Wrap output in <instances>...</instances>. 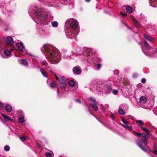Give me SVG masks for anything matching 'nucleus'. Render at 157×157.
<instances>
[{
	"instance_id": "nucleus-1",
	"label": "nucleus",
	"mask_w": 157,
	"mask_h": 157,
	"mask_svg": "<svg viewBox=\"0 0 157 157\" xmlns=\"http://www.w3.org/2000/svg\"><path fill=\"white\" fill-rule=\"evenodd\" d=\"M42 50L45 52V55L55 63H59L60 61V56L59 53L54 50L53 47L48 44L44 45Z\"/></svg>"
},
{
	"instance_id": "nucleus-2",
	"label": "nucleus",
	"mask_w": 157,
	"mask_h": 157,
	"mask_svg": "<svg viewBox=\"0 0 157 157\" xmlns=\"http://www.w3.org/2000/svg\"><path fill=\"white\" fill-rule=\"evenodd\" d=\"M67 22L70 23V27L72 29L67 34V37L71 39L75 37V35H78L79 33L78 21L75 19L71 18L68 19Z\"/></svg>"
},
{
	"instance_id": "nucleus-3",
	"label": "nucleus",
	"mask_w": 157,
	"mask_h": 157,
	"mask_svg": "<svg viewBox=\"0 0 157 157\" xmlns=\"http://www.w3.org/2000/svg\"><path fill=\"white\" fill-rule=\"evenodd\" d=\"M43 10L39 8H35L34 10L33 17L35 21L37 24H44L47 19H44L42 16Z\"/></svg>"
},
{
	"instance_id": "nucleus-4",
	"label": "nucleus",
	"mask_w": 157,
	"mask_h": 157,
	"mask_svg": "<svg viewBox=\"0 0 157 157\" xmlns=\"http://www.w3.org/2000/svg\"><path fill=\"white\" fill-rule=\"evenodd\" d=\"M136 143L138 146L144 151H145L146 148L145 146L147 145V142L144 140H137Z\"/></svg>"
},
{
	"instance_id": "nucleus-5",
	"label": "nucleus",
	"mask_w": 157,
	"mask_h": 157,
	"mask_svg": "<svg viewBox=\"0 0 157 157\" xmlns=\"http://www.w3.org/2000/svg\"><path fill=\"white\" fill-rule=\"evenodd\" d=\"M5 42L10 46L13 47L12 43L14 42L13 38L10 36H7L5 40Z\"/></svg>"
},
{
	"instance_id": "nucleus-6",
	"label": "nucleus",
	"mask_w": 157,
	"mask_h": 157,
	"mask_svg": "<svg viewBox=\"0 0 157 157\" xmlns=\"http://www.w3.org/2000/svg\"><path fill=\"white\" fill-rule=\"evenodd\" d=\"M65 78L63 77L59 80V83L61 85V87L63 88H65L66 86V84L65 82Z\"/></svg>"
},
{
	"instance_id": "nucleus-7",
	"label": "nucleus",
	"mask_w": 157,
	"mask_h": 157,
	"mask_svg": "<svg viewBox=\"0 0 157 157\" xmlns=\"http://www.w3.org/2000/svg\"><path fill=\"white\" fill-rule=\"evenodd\" d=\"M102 91L105 93H108L111 90V88L110 86L109 85H105L102 88Z\"/></svg>"
},
{
	"instance_id": "nucleus-8",
	"label": "nucleus",
	"mask_w": 157,
	"mask_h": 157,
	"mask_svg": "<svg viewBox=\"0 0 157 157\" xmlns=\"http://www.w3.org/2000/svg\"><path fill=\"white\" fill-rule=\"evenodd\" d=\"M147 100V99L146 97L142 96L140 98L139 102L140 104L144 105L146 102Z\"/></svg>"
},
{
	"instance_id": "nucleus-9",
	"label": "nucleus",
	"mask_w": 157,
	"mask_h": 157,
	"mask_svg": "<svg viewBox=\"0 0 157 157\" xmlns=\"http://www.w3.org/2000/svg\"><path fill=\"white\" fill-rule=\"evenodd\" d=\"M122 121L123 123L126 124V125H123V126L126 128H128L129 130H131L132 128L130 126H129L128 125L129 123L125 120V119H122Z\"/></svg>"
},
{
	"instance_id": "nucleus-10",
	"label": "nucleus",
	"mask_w": 157,
	"mask_h": 157,
	"mask_svg": "<svg viewBox=\"0 0 157 157\" xmlns=\"http://www.w3.org/2000/svg\"><path fill=\"white\" fill-rule=\"evenodd\" d=\"M144 37L149 41L154 43V39L152 37L149 36L147 35H144Z\"/></svg>"
},
{
	"instance_id": "nucleus-11",
	"label": "nucleus",
	"mask_w": 157,
	"mask_h": 157,
	"mask_svg": "<svg viewBox=\"0 0 157 157\" xmlns=\"http://www.w3.org/2000/svg\"><path fill=\"white\" fill-rule=\"evenodd\" d=\"M5 109L6 111L9 112H10L12 110L11 106L8 104L7 105L5 106Z\"/></svg>"
},
{
	"instance_id": "nucleus-12",
	"label": "nucleus",
	"mask_w": 157,
	"mask_h": 157,
	"mask_svg": "<svg viewBox=\"0 0 157 157\" xmlns=\"http://www.w3.org/2000/svg\"><path fill=\"white\" fill-rule=\"evenodd\" d=\"M17 45L20 51L21 52H23V50L24 47L23 44L21 43H18L17 44Z\"/></svg>"
},
{
	"instance_id": "nucleus-13",
	"label": "nucleus",
	"mask_w": 157,
	"mask_h": 157,
	"mask_svg": "<svg viewBox=\"0 0 157 157\" xmlns=\"http://www.w3.org/2000/svg\"><path fill=\"white\" fill-rule=\"evenodd\" d=\"M73 71L75 73L77 74L81 72L80 69L78 67H75L73 69Z\"/></svg>"
},
{
	"instance_id": "nucleus-14",
	"label": "nucleus",
	"mask_w": 157,
	"mask_h": 157,
	"mask_svg": "<svg viewBox=\"0 0 157 157\" xmlns=\"http://www.w3.org/2000/svg\"><path fill=\"white\" fill-rule=\"evenodd\" d=\"M90 107H92L93 109L95 110H98V107L95 104L93 103H92L90 104Z\"/></svg>"
},
{
	"instance_id": "nucleus-15",
	"label": "nucleus",
	"mask_w": 157,
	"mask_h": 157,
	"mask_svg": "<svg viewBox=\"0 0 157 157\" xmlns=\"http://www.w3.org/2000/svg\"><path fill=\"white\" fill-rule=\"evenodd\" d=\"M144 44L145 45V47L146 48V49L148 50V51H149L150 49L152 48L149 45L146 41H144Z\"/></svg>"
},
{
	"instance_id": "nucleus-16",
	"label": "nucleus",
	"mask_w": 157,
	"mask_h": 157,
	"mask_svg": "<svg viewBox=\"0 0 157 157\" xmlns=\"http://www.w3.org/2000/svg\"><path fill=\"white\" fill-rule=\"evenodd\" d=\"M2 115L4 119L6 120V121H12V119L3 113H2Z\"/></svg>"
},
{
	"instance_id": "nucleus-17",
	"label": "nucleus",
	"mask_w": 157,
	"mask_h": 157,
	"mask_svg": "<svg viewBox=\"0 0 157 157\" xmlns=\"http://www.w3.org/2000/svg\"><path fill=\"white\" fill-rule=\"evenodd\" d=\"M69 85L71 87H74L75 85V82L73 80L69 81L68 82Z\"/></svg>"
},
{
	"instance_id": "nucleus-18",
	"label": "nucleus",
	"mask_w": 157,
	"mask_h": 157,
	"mask_svg": "<svg viewBox=\"0 0 157 157\" xmlns=\"http://www.w3.org/2000/svg\"><path fill=\"white\" fill-rule=\"evenodd\" d=\"M126 10L129 13H131L132 12V8L129 6H126Z\"/></svg>"
},
{
	"instance_id": "nucleus-19",
	"label": "nucleus",
	"mask_w": 157,
	"mask_h": 157,
	"mask_svg": "<svg viewBox=\"0 0 157 157\" xmlns=\"http://www.w3.org/2000/svg\"><path fill=\"white\" fill-rule=\"evenodd\" d=\"M24 117H20L18 119V121L19 122L22 124L23 123L25 122V120H24Z\"/></svg>"
},
{
	"instance_id": "nucleus-20",
	"label": "nucleus",
	"mask_w": 157,
	"mask_h": 157,
	"mask_svg": "<svg viewBox=\"0 0 157 157\" xmlns=\"http://www.w3.org/2000/svg\"><path fill=\"white\" fill-rule=\"evenodd\" d=\"M136 123L137 124H138L139 125L140 127L142 126V125H143L144 124V122L141 120L137 121Z\"/></svg>"
},
{
	"instance_id": "nucleus-21",
	"label": "nucleus",
	"mask_w": 157,
	"mask_h": 157,
	"mask_svg": "<svg viewBox=\"0 0 157 157\" xmlns=\"http://www.w3.org/2000/svg\"><path fill=\"white\" fill-rule=\"evenodd\" d=\"M21 64L25 66H27L28 64L27 61L25 59H22Z\"/></svg>"
},
{
	"instance_id": "nucleus-22",
	"label": "nucleus",
	"mask_w": 157,
	"mask_h": 157,
	"mask_svg": "<svg viewBox=\"0 0 157 157\" xmlns=\"http://www.w3.org/2000/svg\"><path fill=\"white\" fill-rule=\"evenodd\" d=\"M141 128L144 131L146 132L147 134H149L148 132L149 130L147 128L143 126H141Z\"/></svg>"
},
{
	"instance_id": "nucleus-23",
	"label": "nucleus",
	"mask_w": 157,
	"mask_h": 157,
	"mask_svg": "<svg viewBox=\"0 0 157 157\" xmlns=\"http://www.w3.org/2000/svg\"><path fill=\"white\" fill-rule=\"evenodd\" d=\"M4 54L7 56H10L11 54L10 52L7 50H6L4 51Z\"/></svg>"
},
{
	"instance_id": "nucleus-24",
	"label": "nucleus",
	"mask_w": 157,
	"mask_h": 157,
	"mask_svg": "<svg viewBox=\"0 0 157 157\" xmlns=\"http://www.w3.org/2000/svg\"><path fill=\"white\" fill-rule=\"evenodd\" d=\"M40 71L44 77H47L46 73L43 69H41Z\"/></svg>"
},
{
	"instance_id": "nucleus-25",
	"label": "nucleus",
	"mask_w": 157,
	"mask_h": 157,
	"mask_svg": "<svg viewBox=\"0 0 157 157\" xmlns=\"http://www.w3.org/2000/svg\"><path fill=\"white\" fill-rule=\"evenodd\" d=\"M135 26L137 27H140V25L138 22L136 21V19H134V21H133Z\"/></svg>"
},
{
	"instance_id": "nucleus-26",
	"label": "nucleus",
	"mask_w": 157,
	"mask_h": 157,
	"mask_svg": "<svg viewBox=\"0 0 157 157\" xmlns=\"http://www.w3.org/2000/svg\"><path fill=\"white\" fill-rule=\"evenodd\" d=\"M52 25L53 27H57L58 25V23L57 21H54L52 23Z\"/></svg>"
},
{
	"instance_id": "nucleus-27",
	"label": "nucleus",
	"mask_w": 157,
	"mask_h": 157,
	"mask_svg": "<svg viewBox=\"0 0 157 157\" xmlns=\"http://www.w3.org/2000/svg\"><path fill=\"white\" fill-rule=\"evenodd\" d=\"M65 58L67 59L68 60H70L71 59H73L74 58V57L72 55H67L65 57Z\"/></svg>"
},
{
	"instance_id": "nucleus-28",
	"label": "nucleus",
	"mask_w": 157,
	"mask_h": 157,
	"mask_svg": "<svg viewBox=\"0 0 157 157\" xmlns=\"http://www.w3.org/2000/svg\"><path fill=\"white\" fill-rule=\"evenodd\" d=\"M92 49H91L89 48L87 49V52H88L89 53V56H90V55L92 54H93V52L92 51Z\"/></svg>"
},
{
	"instance_id": "nucleus-29",
	"label": "nucleus",
	"mask_w": 157,
	"mask_h": 157,
	"mask_svg": "<svg viewBox=\"0 0 157 157\" xmlns=\"http://www.w3.org/2000/svg\"><path fill=\"white\" fill-rule=\"evenodd\" d=\"M50 86L51 87L53 88L56 86V85L55 84L54 82H52L50 83Z\"/></svg>"
},
{
	"instance_id": "nucleus-30",
	"label": "nucleus",
	"mask_w": 157,
	"mask_h": 157,
	"mask_svg": "<svg viewBox=\"0 0 157 157\" xmlns=\"http://www.w3.org/2000/svg\"><path fill=\"white\" fill-rule=\"evenodd\" d=\"M119 113L123 115L125 113V112L122 109H119L118 110Z\"/></svg>"
},
{
	"instance_id": "nucleus-31",
	"label": "nucleus",
	"mask_w": 157,
	"mask_h": 157,
	"mask_svg": "<svg viewBox=\"0 0 157 157\" xmlns=\"http://www.w3.org/2000/svg\"><path fill=\"white\" fill-rule=\"evenodd\" d=\"M4 150L6 151H8L10 149V147L8 146H6L4 147Z\"/></svg>"
},
{
	"instance_id": "nucleus-32",
	"label": "nucleus",
	"mask_w": 157,
	"mask_h": 157,
	"mask_svg": "<svg viewBox=\"0 0 157 157\" xmlns=\"http://www.w3.org/2000/svg\"><path fill=\"white\" fill-rule=\"evenodd\" d=\"M142 136L143 137L146 139H148L149 138L148 136L145 133H142Z\"/></svg>"
},
{
	"instance_id": "nucleus-33",
	"label": "nucleus",
	"mask_w": 157,
	"mask_h": 157,
	"mask_svg": "<svg viewBox=\"0 0 157 157\" xmlns=\"http://www.w3.org/2000/svg\"><path fill=\"white\" fill-rule=\"evenodd\" d=\"M45 155L47 157H51V154L49 152H47L45 153Z\"/></svg>"
},
{
	"instance_id": "nucleus-34",
	"label": "nucleus",
	"mask_w": 157,
	"mask_h": 157,
	"mask_svg": "<svg viewBox=\"0 0 157 157\" xmlns=\"http://www.w3.org/2000/svg\"><path fill=\"white\" fill-rule=\"evenodd\" d=\"M119 73V71L118 70H115L114 71V74L116 75H117Z\"/></svg>"
},
{
	"instance_id": "nucleus-35",
	"label": "nucleus",
	"mask_w": 157,
	"mask_h": 157,
	"mask_svg": "<svg viewBox=\"0 0 157 157\" xmlns=\"http://www.w3.org/2000/svg\"><path fill=\"white\" fill-rule=\"evenodd\" d=\"M20 140L22 141H25V140L26 139V138L25 137L23 136V137H20Z\"/></svg>"
},
{
	"instance_id": "nucleus-36",
	"label": "nucleus",
	"mask_w": 157,
	"mask_h": 157,
	"mask_svg": "<svg viewBox=\"0 0 157 157\" xmlns=\"http://www.w3.org/2000/svg\"><path fill=\"white\" fill-rule=\"evenodd\" d=\"M120 14L124 17H125L127 15V14L126 13H124L122 12H120Z\"/></svg>"
},
{
	"instance_id": "nucleus-37",
	"label": "nucleus",
	"mask_w": 157,
	"mask_h": 157,
	"mask_svg": "<svg viewBox=\"0 0 157 157\" xmlns=\"http://www.w3.org/2000/svg\"><path fill=\"white\" fill-rule=\"evenodd\" d=\"M89 98L90 100L93 102H95V100L94 98L91 97H90Z\"/></svg>"
},
{
	"instance_id": "nucleus-38",
	"label": "nucleus",
	"mask_w": 157,
	"mask_h": 157,
	"mask_svg": "<svg viewBox=\"0 0 157 157\" xmlns=\"http://www.w3.org/2000/svg\"><path fill=\"white\" fill-rule=\"evenodd\" d=\"M133 132L139 136H140L141 135V133H137L135 131H134Z\"/></svg>"
},
{
	"instance_id": "nucleus-39",
	"label": "nucleus",
	"mask_w": 157,
	"mask_h": 157,
	"mask_svg": "<svg viewBox=\"0 0 157 157\" xmlns=\"http://www.w3.org/2000/svg\"><path fill=\"white\" fill-rule=\"evenodd\" d=\"M97 68L98 69H99L101 68V65L100 64H98L97 65Z\"/></svg>"
},
{
	"instance_id": "nucleus-40",
	"label": "nucleus",
	"mask_w": 157,
	"mask_h": 157,
	"mask_svg": "<svg viewBox=\"0 0 157 157\" xmlns=\"http://www.w3.org/2000/svg\"><path fill=\"white\" fill-rule=\"evenodd\" d=\"M146 81V80L145 78H143L141 80V82L143 83H145Z\"/></svg>"
},
{
	"instance_id": "nucleus-41",
	"label": "nucleus",
	"mask_w": 157,
	"mask_h": 157,
	"mask_svg": "<svg viewBox=\"0 0 157 157\" xmlns=\"http://www.w3.org/2000/svg\"><path fill=\"white\" fill-rule=\"evenodd\" d=\"M118 92V91L117 90H114L113 91V93L114 94H116Z\"/></svg>"
},
{
	"instance_id": "nucleus-42",
	"label": "nucleus",
	"mask_w": 157,
	"mask_h": 157,
	"mask_svg": "<svg viewBox=\"0 0 157 157\" xmlns=\"http://www.w3.org/2000/svg\"><path fill=\"white\" fill-rule=\"evenodd\" d=\"M4 105L0 103V109H2Z\"/></svg>"
},
{
	"instance_id": "nucleus-43",
	"label": "nucleus",
	"mask_w": 157,
	"mask_h": 157,
	"mask_svg": "<svg viewBox=\"0 0 157 157\" xmlns=\"http://www.w3.org/2000/svg\"><path fill=\"white\" fill-rule=\"evenodd\" d=\"M137 76V74L136 73H135L133 75V76L134 78L136 77Z\"/></svg>"
},
{
	"instance_id": "nucleus-44",
	"label": "nucleus",
	"mask_w": 157,
	"mask_h": 157,
	"mask_svg": "<svg viewBox=\"0 0 157 157\" xmlns=\"http://www.w3.org/2000/svg\"><path fill=\"white\" fill-rule=\"evenodd\" d=\"M110 117L112 118L113 119L114 115L112 114L110 116Z\"/></svg>"
},
{
	"instance_id": "nucleus-45",
	"label": "nucleus",
	"mask_w": 157,
	"mask_h": 157,
	"mask_svg": "<svg viewBox=\"0 0 157 157\" xmlns=\"http://www.w3.org/2000/svg\"><path fill=\"white\" fill-rule=\"evenodd\" d=\"M131 17L132 18L133 21H134V19H136L133 16L131 15Z\"/></svg>"
},
{
	"instance_id": "nucleus-46",
	"label": "nucleus",
	"mask_w": 157,
	"mask_h": 157,
	"mask_svg": "<svg viewBox=\"0 0 157 157\" xmlns=\"http://www.w3.org/2000/svg\"><path fill=\"white\" fill-rule=\"evenodd\" d=\"M76 101L78 102H80V101L79 99H77L76 100Z\"/></svg>"
},
{
	"instance_id": "nucleus-47",
	"label": "nucleus",
	"mask_w": 157,
	"mask_h": 157,
	"mask_svg": "<svg viewBox=\"0 0 157 157\" xmlns=\"http://www.w3.org/2000/svg\"><path fill=\"white\" fill-rule=\"evenodd\" d=\"M154 153L156 155H157V151H154Z\"/></svg>"
},
{
	"instance_id": "nucleus-48",
	"label": "nucleus",
	"mask_w": 157,
	"mask_h": 157,
	"mask_svg": "<svg viewBox=\"0 0 157 157\" xmlns=\"http://www.w3.org/2000/svg\"><path fill=\"white\" fill-rule=\"evenodd\" d=\"M56 80H59V78L58 77V76H57L56 77Z\"/></svg>"
},
{
	"instance_id": "nucleus-49",
	"label": "nucleus",
	"mask_w": 157,
	"mask_h": 157,
	"mask_svg": "<svg viewBox=\"0 0 157 157\" xmlns=\"http://www.w3.org/2000/svg\"><path fill=\"white\" fill-rule=\"evenodd\" d=\"M86 1L87 2H90V0H86Z\"/></svg>"
},
{
	"instance_id": "nucleus-50",
	"label": "nucleus",
	"mask_w": 157,
	"mask_h": 157,
	"mask_svg": "<svg viewBox=\"0 0 157 157\" xmlns=\"http://www.w3.org/2000/svg\"><path fill=\"white\" fill-rule=\"evenodd\" d=\"M13 49H11L10 50V51H13Z\"/></svg>"
},
{
	"instance_id": "nucleus-51",
	"label": "nucleus",
	"mask_w": 157,
	"mask_h": 157,
	"mask_svg": "<svg viewBox=\"0 0 157 157\" xmlns=\"http://www.w3.org/2000/svg\"><path fill=\"white\" fill-rule=\"evenodd\" d=\"M54 75L55 76V77H56L57 76V75L55 74H54Z\"/></svg>"
},
{
	"instance_id": "nucleus-52",
	"label": "nucleus",
	"mask_w": 157,
	"mask_h": 157,
	"mask_svg": "<svg viewBox=\"0 0 157 157\" xmlns=\"http://www.w3.org/2000/svg\"><path fill=\"white\" fill-rule=\"evenodd\" d=\"M156 51L157 52V48L156 49Z\"/></svg>"
},
{
	"instance_id": "nucleus-53",
	"label": "nucleus",
	"mask_w": 157,
	"mask_h": 157,
	"mask_svg": "<svg viewBox=\"0 0 157 157\" xmlns=\"http://www.w3.org/2000/svg\"><path fill=\"white\" fill-rule=\"evenodd\" d=\"M51 72H52V71H51Z\"/></svg>"
},
{
	"instance_id": "nucleus-54",
	"label": "nucleus",
	"mask_w": 157,
	"mask_h": 157,
	"mask_svg": "<svg viewBox=\"0 0 157 157\" xmlns=\"http://www.w3.org/2000/svg\"><path fill=\"white\" fill-rule=\"evenodd\" d=\"M108 107H109V105H107Z\"/></svg>"
}]
</instances>
